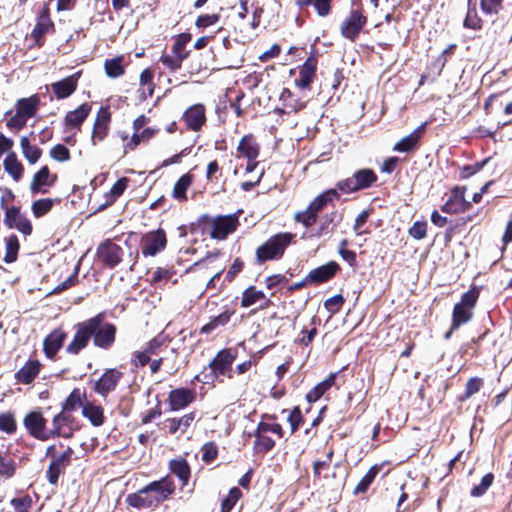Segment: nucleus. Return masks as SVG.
I'll use <instances>...</instances> for the list:
<instances>
[{
    "label": "nucleus",
    "mask_w": 512,
    "mask_h": 512,
    "mask_svg": "<svg viewBox=\"0 0 512 512\" xmlns=\"http://www.w3.org/2000/svg\"><path fill=\"white\" fill-rule=\"evenodd\" d=\"M40 362L29 360L15 373V379L22 384H30L39 374Z\"/></svg>",
    "instance_id": "obj_26"
},
{
    "label": "nucleus",
    "mask_w": 512,
    "mask_h": 512,
    "mask_svg": "<svg viewBox=\"0 0 512 512\" xmlns=\"http://www.w3.org/2000/svg\"><path fill=\"white\" fill-rule=\"evenodd\" d=\"M170 471L181 481L182 487L189 482L191 469L186 459L177 458L169 462Z\"/></svg>",
    "instance_id": "obj_29"
},
{
    "label": "nucleus",
    "mask_w": 512,
    "mask_h": 512,
    "mask_svg": "<svg viewBox=\"0 0 512 512\" xmlns=\"http://www.w3.org/2000/svg\"><path fill=\"white\" fill-rule=\"evenodd\" d=\"M425 128V123L414 129L409 135L395 143L393 151L409 153L418 147L420 135Z\"/></svg>",
    "instance_id": "obj_25"
},
{
    "label": "nucleus",
    "mask_w": 512,
    "mask_h": 512,
    "mask_svg": "<svg viewBox=\"0 0 512 512\" xmlns=\"http://www.w3.org/2000/svg\"><path fill=\"white\" fill-rule=\"evenodd\" d=\"M192 183V175L186 173L182 175L175 183L172 197L176 200L183 201L187 199L186 192Z\"/></svg>",
    "instance_id": "obj_39"
},
{
    "label": "nucleus",
    "mask_w": 512,
    "mask_h": 512,
    "mask_svg": "<svg viewBox=\"0 0 512 512\" xmlns=\"http://www.w3.org/2000/svg\"><path fill=\"white\" fill-rule=\"evenodd\" d=\"M427 234V222L426 221H416L409 229V235L416 239L421 240L426 237Z\"/></svg>",
    "instance_id": "obj_61"
},
{
    "label": "nucleus",
    "mask_w": 512,
    "mask_h": 512,
    "mask_svg": "<svg viewBox=\"0 0 512 512\" xmlns=\"http://www.w3.org/2000/svg\"><path fill=\"white\" fill-rule=\"evenodd\" d=\"M104 68L107 76L117 78L124 74V67L122 65V57H114L106 59Z\"/></svg>",
    "instance_id": "obj_47"
},
{
    "label": "nucleus",
    "mask_w": 512,
    "mask_h": 512,
    "mask_svg": "<svg viewBox=\"0 0 512 512\" xmlns=\"http://www.w3.org/2000/svg\"><path fill=\"white\" fill-rule=\"evenodd\" d=\"M317 67V59L313 56L308 57L299 68V76L295 79V84L301 89L310 87L315 77Z\"/></svg>",
    "instance_id": "obj_20"
},
{
    "label": "nucleus",
    "mask_w": 512,
    "mask_h": 512,
    "mask_svg": "<svg viewBox=\"0 0 512 512\" xmlns=\"http://www.w3.org/2000/svg\"><path fill=\"white\" fill-rule=\"evenodd\" d=\"M380 469L381 466H372L355 487L354 494L357 495L360 493H365L368 490L369 486L373 483Z\"/></svg>",
    "instance_id": "obj_44"
},
{
    "label": "nucleus",
    "mask_w": 512,
    "mask_h": 512,
    "mask_svg": "<svg viewBox=\"0 0 512 512\" xmlns=\"http://www.w3.org/2000/svg\"><path fill=\"white\" fill-rule=\"evenodd\" d=\"M50 156L55 161L66 162L70 159V151L65 145L56 144L51 148Z\"/></svg>",
    "instance_id": "obj_54"
},
{
    "label": "nucleus",
    "mask_w": 512,
    "mask_h": 512,
    "mask_svg": "<svg viewBox=\"0 0 512 512\" xmlns=\"http://www.w3.org/2000/svg\"><path fill=\"white\" fill-rule=\"evenodd\" d=\"M56 181L57 175L51 174L48 166H43L33 175L30 191L34 195L38 193L45 194Z\"/></svg>",
    "instance_id": "obj_14"
},
{
    "label": "nucleus",
    "mask_w": 512,
    "mask_h": 512,
    "mask_svg": "<svg viewBox=\"0 0 512 512\" xmlns=\"http://www.w3.org/2000/svg\"><path fill=\"white\" fill-rule=\"evenodd\" d=\"M128 178L122 177L118 179L113 186L111 187L109 193H107L106 196V203L105 205H110L115 202V200L120 197L124 191L126 190L128 186Z\"/></svg>",
    "instance_id": "obj_45"
},
{
    "label": "nucleus",
    "mask_w": 512,
    "mask_h": 512,
    "mask_svg": "<svg viewBox=\"0 0 512 512\" xmlns=\"http://www.w3.org/2000/svg\"><path fill=\"white\" fill-rule=\"evenodd\" d=\"M82 415L87 418L90 423L95 426H101L104 423V410L99 405H93L89 402H85L82 407Z\"/></svg>",
    "instance_id": "obj_33"
},
{
    "label": "nucleus",
    "mask_w": 512,
    "mask_h": 512,
    "mask_svg": "<svg viewBox=\"0 0 512 512\" xmlns=\"http://www.w3.org/2000/svg\"><path fill=\"white\" fill-rule=\"evenodd\" d=\"M191 35L189 33H181L177 36L174 45L172 47V53L174 54H184L185 46L190 42Z\"/></svg>",
    "instance_id": "obj_62"
},
{
    "label": "nucleus",
    "mask_w": 512,
    "mask_h": 512,
    "mask_svg": "<svg viewBox=\"0 0 512 512\" xmlns=\"http://www.w3.org/2000/svg\"><path fill=\"white\" fill-rule=\"evenodd\" d=\"M490 157L483 159L480 162H476L471 165H465L460 170V178L468 179L483 169V167L489 162Z\"/></svg>",
    "instance_id": "obj_53"
},
{
    "label": "nucleus",
    "mask_w": 512,
    "mask_h": 512,
    "mask_svg": "<svg viewBox=\"0 0 512 512\" xmlns=\"http://www.w3.org/2000/svg\"><path fill=\"white\" fill-rule=\"evenodd\" d=\"M10 504L13 506L16 512H30L32 499L29 495H26L21 498L11 499Z\"/></svg>",
    "instance_id": "obj_57"
},
{
    "label": "nucleus",
    "mask_w": 512,
    "mask_h": 512,
    "mask_svg": "<svg viewBox=\"0 0 512 512\" xmlns=\"http://www.w3.org/2000/svg\"><path fill=\"white\" fill-rule=\"evenodd\" d=\"M238 152L248 161H254L259 155V144L252 135H244L237 147Z\"/></svg>",
    "instance_id": "obj_27"
},
{
    "label": "nucleus",
    "mask_w": 512,
    "mask_h": 512,
    "mask_svg": "<svg viewBox=\"0 0 512 512\" xmlns=\"http://www.w3.org/2000/svg\"><path fill=\"white\" fill-rule=\"evenodd\" d=\"M472 316L473 312L469 307L455 304L452 312V330H457L461 325L468 323Z\"/></svg>",
    "instance_id": "obj_34"
},
{
    "label": "nucleus",
    "mask_w": 512,
    "mask_h": 512,
    "mask_svg": "<svg viewBox=\"0 0 512 512\" xmlns=\"http://www.w3.org/2000/svg\"><path fill=\"white\" fill-rule=\"evenodd\" d=\"M241 212L242 211L239 210L237 213L219 215L215 218L204 214L198 218L197 225L201 227L202 233L208 230L211 238L224 240L229 234L236 230L239 225L238 214Z\"/></svg>",
    "instance_id": "obj_2"
},
{
    "label": "nucleus",
    "mask_w": 512,
    "mask_h": 512,
    "mask_svg": "<svg viewBox=\"0 0 512 512\" xmlns=\"http://www.w3.org/2000/svg\"><path fill=\"white\" fill-rule=\"evenodd\" d=\"M54 29V24L50 19L49 8L44 6L37 17V22L31 32V37L37 44L43 38V36L50 30Z\"/></svg>",
    "instance_id": "obj_23"
},
{
    "label": "nucleus",
    "mask_w": 512,
    "mask_h": 512,
    "mask_svg": "<svg viewBox=\"0 0 512 512\" xmlns=\"http://www.w3.org/2000/svg\"><path fill=\"white\" fill-rule=\"evenodd\" d=\"M17 464L9 452L0 451V477L10 479L15 475Z\"/></svg>",
    "instance_id": "obj_35"
},
{
    "label": "nucleus",
    "mask_w": 512,
    "mask_h": 512,
    "mask_svg": "<svg viewBox=\"0 0 512 512\" xmlns=\"http://www.w3.org/2000/svg\"><path fill=\"white\" fill-rule=\"evenodd\" d=\"M465 186H456L451 190L449 199L441 206V211L447 214L465 212L471 203L465 199Z\"/></svg>",
    "instance_id": "obj_9"
},
{
    "label": "nucleus",
    "mask_w": 512,
    "mask_h": 512,
    "mask_svg": "<svg viewBox=\"0 0 512 512\" xmlns=\"http://www.w3.org/2000/svg\"><path fill=\"white\" fill-rule=\"evenodd\" d=\"M97 256L105 266L112 269L121 262L123 250L111 240H106L98 246Z\"/></svg>",
    "instance_id": "obj_10"
},
{
    "label": "nucleus",
    "mask_w": 512,
    "mask_h": 512,
    "mask_svg": "<svg viewBox=\"0 0 512 512\" xmlns=\"http://www.w3.org/2000/svg\"><path fill=\"white\" fill-rule=\"evenodd\" d=\"M24 427L28 433L41 441H47L52 438L51 429H46V419L40 411L29 412L23 420Z\"/></svg>",
    "instance_id": "obj_6"
},
{
    "label": "nucleus",
    "mask_w": 512,
    "mask_h": 512,
    "mask_svg": "<svg viewBox=\"0 0 512 512\" xmlns=\"http://www.w3.org/2000/svg\"><path fill=\"white\" fill-rule=\"evenodd\" d=\"M195 412H190L188 414L183 415L180 418H169L167 422L169 423V433L175 434L180 428H183V432L192 424L195 419Z\"/></svg>",
    "instance_id": "obj_42"
},
{
    "label": "nucleus",
    "mask_w": 512,
    "mask_h": 512,
    "mask_svg": "<svg viewBox=\"0 0 512 512\" xmlns=\"http://www.w3.org/2000/svg\"><path fill=\"white\" fill-rule=\"evenodd\" d=\"M494 481V475L492 473L485 474L480 483L478 485H475L471 491L470 495L472 497H480L483 496L487 490L491 487Z\"/></svg>",
    "instance_id": "obj_49"
},
{
    "label": "nucleus",
    "mask_w": 512,
    "mask_h": 512,
    "mask_svg": "<svg viewBox=\"0 0 512 512\" xmlns=\"http://www.w3.org/2000/svg\"><path fill=\"white\" fill-rule=\"evenodd\" d=\"M167 243L164 230L157 229L142 237V254L144 256H155L165 249Z\"/></svg>",
    "instance_id": "obj_11"
},
{
    "label": "nucleus",
    "mask_w": 512,
    "mask_h": 512,
    "mask_svg": "<svg viewBox=\"0 0 512 512\" xmlns=\"http://www.w3.org/2000/svg\"><path fill=\"white\" fill-rule=\"evenodd\" d=\"M293 234L289 232L277 233L266 240L256 250V262L263 264L266 261H273L282 258L286 248L293 239Z\"/></svg>",
    "instance_id": "obj_3"
},
{
    "label": "nucleus",
    "mask_w": 512,
    "mask_h": 512,
    "mask_svg": "<svg viewBox=\"0 0 512 512\" xmlns=\"http://www.w3.org/2000/svg\"><path fill=\"white\" fill-rule=\"evenodd\" d=\"M241 496L242 492L239 488H231L228 493V496L221 503V511L230 512Z\"/></svg>",
    "instance_id": "obj_52"
},
{
    "label": "nucleus",
    "mask_w": 512,
    "mask_h": 512,
    "mask_svg": "<svg viewBox=\"0 0 512 512\" xmlns=\"http://www.w3.org/2000/svg\"><path fill=\"white\" fill-rule=\"evenodd\" d=\"M367 18L359 11L353 10L341 25L343 37L355 41L362 28L366 25Z\"/></svg>",
    "instance_id": "obj_12"
},
{
    "label": "nucleus",
    "mask_w": 512,
    "mask_h": 512,
    "mask_svg": "<svg viewBox=\"0 0 512 512\" xmlns=\"http://www.w3.org/2000/svg\"><path fill=\"white\" fill-rule=\"evenodd\" d=\"M234 314V311L225 310L217 316H214L210 319V321L202 326L201 333L209 334L220 326H225L229 321L231 316Z\"/></svg>",
    "instance_id": "obj_37"
},
{
    "label": "nucleus",
    "mask_w": 512,
    "mask_h": 512,
    "mask_svg": "<svg viewBox=\"0 0 512 512\" xmlns=\"http://www.w3.org/2000/svg\"><path fill=\"white\" fill-rule=\"evenodd\" d=\"M378 177L376 173L369 168L359 169L351 177L337 182V187L341 193L350 194L371 187Z\"/></svg>",
    "instance_id": "obj_4"
},
{
    "label": "nucleus",
    "mask_w": 512,
    "mask_h": 512,
    "mask_svg": "<svg viewBox=\"0 0 512 512\" xmlns=\"http://www.w3.org/2000/svg\"><path fill=\"white\" fill-rule=\"evenodd\" d=\"M287 412H288L287 421L290 424L291 433L293 434L299 429V427L303 423L304 418H303L300 408L297 406L294 407L291 411H288L287 409H284L282 411V413H287Z\"/></svg>",
    "instance_id": "obj_51"
},
{
    "label": "nucleus",
    "mask_w": 512,
    "mask_h": 512,
    "mask_svg": "<svg viewBox=\"0 0 512 512\" xmlns=\"http://www.w3.org/2000/svg\"><path fill=\"white\" fill-rule=\"evenodd\" d=\"M275 446V441L269 436L258 437L254 442V447L260 451L267 453Z\"/></svg>",
    "instance_id": "obj_64"
},
{
    "label": "nucleus",
    "mask_w": 512,
    "mask_h": 512,
    "mask_svg": "<svg viewBox=\"0 0 512 512\" xmlns=\"http://www.w3.org/2000/svg\"><path fill=\"white\" fill-rule=\"evenodd\" d=\"M67 334L62 329H55L43 341V350L47 358L53 359L62 348Z\"/></svg>",
    "instance_id": "obj_19"
},
{
    "label": "nucleus",
    "mask_w": 512,
    "mask_h": 512,
    "mask_svg": "<svg viewBox=\"0 0 512 512\" xmlns=\"http://www.w3.org/2000/svg\"><path fill=\"white\" fill-rule=\"evenodd\" d=\"M341 221L342 215L337 211L325 214L315 235L320 237L332 233Z\"/></svg>",
    "instance_id": "obj_32"
},
{
    "label": "nucleus",
    "mask_w": 512,
    "mask_h": 512,
    "mask_svg": "<svg viewBox=\"0 0 512 512\" xmlns=\"http://www.w3.org/2000/svg\"><path fill=\"white\" fill-rule=\"evenodd\" d=\"M234 360L235 356L231 350L223 349L219 351L215 358L209 363V368L213 369L218 376L226 375L231 371Z\"/></svg>",
    "instance_id": "obj_22"
},
{
    "label": "nucleus",
    "mask_w": 512,
    "mask_h": 512,
    "mask_svg": "<svg viewBox=\"0 0 512 512\" xmlns=\"http://www.w3.org/2000/svg\"><path fill=\"white\" fill-rule=\"evenodd\" d=\"M340 372L330 373L329 376L315 385L307 394L306 400L309 403H314L318 401L327 391H329L332 387L339 388L337 384V379Z\"/></svg>",
    "instance_id": "obj_21"
},
{
    "label": "nucleus",
    "mask_w": 512,
    "mask_h": 512,
    "mask_svg": "<svg viewBox=\"0 0 512 512\" xmlns=\"http://www.w3.org/2000/svg\"><path fill=\"white\" fill-rule=\"evenodd\" d=\"M175 491V484L171 477L165 476L144 486V492L152 497L156 507L166 501Z\"/></svg>",
    "instance_id": "obj_5"
},
{
    "label": "nucleus",
    "mask_w": 512,
    "mask_h": 512,
    "mask_svg": "<svg viewBox=\"0 0 512 512\" xmlns=\"http://www.w3.org/2000/svg\"><path fill=\"white\" fill-rule=\"evenodd\" d=\"M40 105V97L35 94L28 98H21L16 103V111L21 113L27 119L32 118Z\"/></svg>",
    "instance_id": "obj_31"
},
{
    "label": "nucleus",
    "mask_w": 512,
    "mask_h": 512,
    "mask_svg": "<svg viewBox=\"0 0 512 512\" xmlns=\"http://www.w3.org/2000/svg\"><path fill=\"white\" fill-rule=\"evenodd\" d=\"M295 220L302 223L305 227H310L316 222L317 214L313 210H310L308 206L305 211L298 212L295 215Z\"/></svg>",
    "instance_id": "obj_56"
},
{
    "label": "nucleus",
    "mask_w": 512,
    "mask_h": 512,
    "mask_svg": "<svg viewBox=\"0 0 512 512\" xmlns=\"http://www.w3.org/2000/svg\"><path fill=\"white\" fill-rule=\"evenodd\" d=\"M195 399V392L189 388L173 389L169 393V406L172 411L184 409Z\"/></svg>",
    "instance_id": "obj_17"
},
{
    "label": "nucleus",
    "mask_w": 512,
    "mask_h": 512,
    "mask_svg": "<svg viewBox=\"0 0 512 512\" xmlns=\"http://www.w3.org/2000/svg\"><path fill=\"white\" fill-rule=\"evenodd\" d=\"M483 385V380L479 377H472L470 378L465 386V394L462 397V400L467 399L474 395L475 393L479 392L480 388Z\"/></svg>",
    "instance_id": "obj_59"
},
{
    "label": "nucleus",
    "mask_w": 512,
    "mask_h": 512,
    "mask_svg": "<svg viewBox=\"0 0 512 512\" xmlns=\"http://www.w3.org/2000/svg\"><path fill=\"white\" fill-rule=\"evenodd\" d=\"M50 435L52 438L63 437L69 439L77 429L74 418L69 412L62 410L53 417Z\"/></svg>",
    "instance_id": "obj_8"
},
{
    "label": "nucleus",
    "mask_w": 512,
    "mask_h": 512,
    "mask_svg": "<svg viewBox=\"0 0 512 512\" xmlns=\"http://www.w3.org/2000/svg\"><path fill=\"white\" fill-rule=\"evenodd\" d=\"M345 302L344 297L341 294H336L324 302V307L330 312L331 314H335L339 312L341 306Z\"/></svg>",
    "instance_id": "obj_58"
},
{
    "label": "nucleus",
    "mask_w": 512,
    "mask_h": 512,
    "mask_svg": "<svg viewBox=\"0 0 512 512\" xmlns=\"http://www.w3.org/2000/svg\"><path fill=\"white\" fill-rule=\"evenodd\" d=\"M183 120L190 130H200L206 121L204 105L195 104L189 107L183 114Z\"/></svg>",
    "instance_id": "obj_18"
},
{
    "label": "nucleus",
    "mask_w": 512,
    "mask_h": 512,
    "mask_svg": "<svg viewBox=\"0 0 512 512\" xmlns=\"http://www.w3.org/2000/svg\"><path fill=\"white\" fill-rule=\"evenodd\" d=\"M20 146L24 157L30 164L38 162L42 155V150L37 146L31 145L28 137L23 136L21 138Z\"/></svg>",
    "instance_id": "obj_38"
},
{
    "label": "nucleus",
    "mask_w": 512,
    "mask_h": 512,
    "mask_svg": "<svg viewBox=\"0 0 512 512\" xmlns=\"http://www.w3.org/2000/svg\"><path fill=\"white\" fill-rule=\"evenodd\" d=\"M66 461L63 460V462H60L59 456L54 457L52 461L50 462L48 469L46 471V478L49 484L51 485H57L59 476L62 472H64L65 468L69 466Z\"/></svg>",
    "instance_id": "obj_36"
},
{
    "label": "nucleus",
    "mask_w": 512,
    "mask_h": 512,
    "mask_svg": "<svg viewBox=\"0 0 512 512\" xmlns=\"http://www.w3.org/2000/svg\"><path fill=\"white\" fill-rule=\"evenodd\" d=\"M4 224L9 229H17L25 236L32 233V224L30 220L21 213L20 207L12 206L5 209Z\"/></svg>",
    "instance_id": "obj_7"
},
{
    "label": "nucleus",
    "mask_w": 512,
    "mask_h": 512,
    "mask_svg": "<svg viewBox=\"0 0 512 512\" xmlns=\"http://www.w3.org/2000/svg\"><path fill=\"white\" fill-rule=\"evenodd\" d=\"M4 171L9 174L15 182H18L24 172L22 163L18 160L15 152H9L3 161Z\"/></svg>",
    "instance_id": "obj_28"
},
{
    "label": "nucleus",
    "mask_w": 512,
    "mask_h": 512,
    "mask_svg": "<svg viewBox=\"0 0 512 512\" xmlns=\"http://www.w3.org/2000/svg\"><path fill=\"white\" fill-rule=\"evenodd\" d=\"M83 399H86L85 393H81L79 389H74L62 403V410L71 412L76 411L79 407H83Z\"/></svg>",
    "instance_id": "obj_40"
},
{
    "label": "nucleus",
    "mask_w": 512,
    "mask_h": 512,
    "mask_svg": "<svg viewBox=\"0 0 512 512\" xmlns=\"http://www.w3.org/2000/svg\"><path fill=\"white\" fill-rule=\"evenodd\" d=\"M74 328L76 330L74 337L66 347V352L69 354H78L88 345L91 338L96 347L105 350L115 342L116 326L106 321L103 312L77 323Z\"/></svg>",
    "instance_id": "obj_1"
},
{
    "label": "nucleus",
    "mask_w": 512,
    "mask_h": 512,
    "mask_svg": "<svg viewBox=\"0 0 512 512\" xmlns=\"http://www.w3.org/2000/svg\"><path fill=\"white\" fill-rule=\"evenodd\" d=\"M503 0H481V10L487 15L497 14L502 8Z\"/></svg>",
    "instance_id": "obj_60"
},
{
    "label": "nucleus",
    "mask_w": 512,
    "mask_h": 512,
    "mask_svg": "<svg viewBox=\"0 0 512 512\" xmlns=\"http://www.w3.org/2000/svg\"><path fill=\"white\" fill-rule=\"evenodd\" d=\"M219 18L220 16L218 14L200 15L196 19L195 25L197 28H206L217 23L219 21Z\"/></svg>",
    "instance_id": "obj_63"
},
{
    "label": "nucleus",
    "mask_w": 512,
    "mask_h": 512,
    "mask_svg": "<svg viewBox=\"0 0 512 512\" xmlns=\"http://www.w3.org/2000/svg\"><path fill=\"white\" fill-rule=\"evenodd\" d=\"M5 244L6 253L4 256V261L7 264H10L15 262L18 257V252L20 249L18 237L15 234H11L5 239Z\"/></svg>",
    "instance_id": "obj_41"
},
{
    "label": "nucleus",
    "mask_w": 512,
    "mask_h": 512,
    "mask_svg": "<svg viewBox=\"0 0 512 512\" xmlns=\"http://www.w3.org/2000/svg\"><path fill=\"white\" fill-rule=\"evenodd\" d=\"M91 112V105L83 103L75 110L67 112L64 117V124L67 128L79 129Z\"/></svg>",
    "instance_id": "obj_24"
},
{
    "label": "nucleus",
    "mask_w": 512,
    "mask_h": 512,
    "mask_svg": "<svg viewBox=\"0 0 512 512\" xmlns=\"http://www.w3.org/2000/svg\"><path fill=\"white\" fill-rule=\"evenodd\" d=\"M463 24L466 28L474 30L481 29V19L478 16L477 8H471L467 10Z\"/></svg>",
    "instance_id": "obj_55"
},
{
    "label": "nucleus",
    "mask_w": 512,
    "mask_h": 512,
    "mask_svg": "<svg viewBox=\"0 0 512 512\" xmlns=\"http://www.w3.org/2000/svg\"><path fill=\"white\" fill-rule=\"evenodd\" d=\"M122 377L123 373L117 369H106L102 376L95 381L93 389L97 394L106 397L116 389Z\"/></svg>",
    "instance_id": "obj_13"
},
{
    "label": "nucleus",
    "mask_w": 512,
    "mask_h": 512,
    "mask_svg": "<svg viewBox=\"0 0 512 512\" xmlns=\"http://www.w3.org/2000/svg\"><path fill=\"white\" fill-rule=\"evenodd\" d=\"M188 57V53L184 54H166L160 58L161 63L171 71H176L181 68L183 60Z\"/></svg>",
    "instance_id": "obj_48"
},
{
    "label": "nucleus",
    "mask_w": 512,
    "mask_h": 512,
    "mask_svg": "<svg viewBox=\"0 0 512 512\" xmlns=\"http://www.w3.org/2000/svg\"><path fill=\"white\" fill-rule=\"evenodd\" d=\"M17 429L14 414L11 412L0 414V430L9 435L14 434Z\"/></svg>",
    "instance_id": "obj_50"
},
{
    "label": "nucleus",
    "mask_w": 512,
    "mask_h": 512,
    "mask_svg": "<svg viewBox=\"0 0 512 512\" xmlns=\"http://www.w3.org/2000/svg\"><path fill=\"white\" fill-rule=\"evenodd\" d=\"M339 270L340 265L335 261H330L324 265L312 269L307 274V280L310 281L311 284L319 285L332 279Z\"/></svg>",
    "instance_id": "obj_15"
},
{
    "label": "nucleus",
    "mask_w": 512,
    "mask_h": 512,
    "mask_svg": "<svg viewBox=\"0 0 512 512\" xmlns=\"http://www.w3.org/2000/svg\"><path fill=\"white\" fill-rule=\"evenodd\" d=\"M126 502L129 506L136 509L156 507L149 493L144 492V487L138 490L136 493L128 494L126 497Z\"/></svg>",
    "instance_id": "obj_30"
},
{
    "label": "nucleus",
    "mask_w": 512,
    "mask_h": 512,
    "mask_svg": "<svg viewBox=\"0 0 512 512\" xmlns=\"http://www.w3.org/2000/svg\"><path fill=\"white\" fill-rule=\"evenodd\" d=\"M262 299H265L263 291L257 290L255 286H249L242 293L241 306L248 308Z\"/></svg>",
    "instance_id": "obj_43"
},
{
    "label": "nucleus",
    "mask_w": 512,
    "mask_h": 512,
    "mask_svg": "<svg viewBox=\"0 0 512 512\" xmlns=\"http://www.w3.org/2000/svg\"><path fill=\"white\" fill-rule=\"evenodd\" d=\"M55 201L56 200L51 198H42L35 200L31 205V210L34 217L40 218L49 213Z\"/></svg>",
    "instance_id": "obj_46"
},
{
    "label": "nucleus",
    "mask_w": 512,
    "mask_h": 512,
    "mask_svg": "<svg viewBox=\"0 0 512 512\" xmlns=\"http://www.w3.org/2000/svg\"><path fill=\"white\" fill-rule=\"evenodd\" d=\"M81 73L76 72L60 81L51 84V90L57 99H65L72 95L77 89Z\"/></svg>",
    "instance_id": "obj_16"
}]
</instances>
